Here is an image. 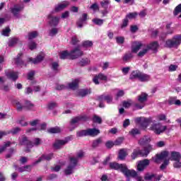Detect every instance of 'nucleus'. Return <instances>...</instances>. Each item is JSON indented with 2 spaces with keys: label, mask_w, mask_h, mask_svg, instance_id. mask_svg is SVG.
<instances>
[{
  "label": "nucleus",
  "mask_w": 181,
  "mask_h": 181,
  "mask_svg": "<svg viewBox=\"0 0 181 181\" xmlns=\"http://www.w3.org/2000/svg\"><path fill=\"white\" fill-rule=\"evenodd\" d=\"M83 156H84V153L83 151H79L77 153L76 157L70 158V163L64 171L65 175H71V173H73L74 168L77 166L78 159H81Z\"/></svg>",
  "instance_id": "nucleus-1"
},
{
  "label": "nucleus",
  "mask_w": 181,
  "mask_h": 181,
  "mask_svg": "<svg viewBox=\"0 0 181 181\" xmlns=\"http://www.w3.org/2000/svg\"><path fill=\"white\" fill-rule=\"evenodd\" d=\"M42 144V140L39 138H36L34 139L33 142L30 141V140L28 139V137H23V145H24V152L26 153H29L30 152V149L34 146H39Z\"/></svg>",
  "instance_id": "nucleus-2"
},
{
  "label": "nucleus",
  "mask_w": 181,
  "mask_h": 181,
  "mask_svg": "<svg viewBox=\"0 0 181 181\" xmlns=\"http://www.w3.org/2000/svg\"><path fill=\"white\" fill-rule=\"evenodd\" d=\"M180 43L181 35H175L172 39H169L165 42V47L177 49L180 46Z\"/></svg>",
  "instance_id": "nucleus-3"
},
{
  "label": "nucleus",
  "mask_w": 181,
  "mask_h": 181,
  "mask_svg": "<svg viewBox=\"0 0 181 181\" xmlns=\"http://www.w3.org/2000/svg\"><path fill=\"white\" fill-rule=\"evenodd\" d=\"M135 122L136 124H140L142 128H148V125H152L156 121L151 117L148 119L145 117H137L135 119Z\"/></svg>",
  "instance_id": "nucleus-4"
},
{
  "label": "nucleus",
  "mask_w": 181,
  "mask_h": 181,
  "mask_svg": "<svg viewBox=\"0 0 181 181\" xmlns=\"http://www.w3.org/2000/svg\"><path fill=\"white\" fill-rule=\"evenodd\" d=\"M150 129L153 131L157 135H160V134H163L166 129H168V127L162 125L160 123H155L153 122Z\"/></svg>",
  "instance_id": "nucleus-5"
},
{
  "label": "nucleus",
  "mask_w": 181,
  "mask_h": 181,
  "mask_svg": "<svg viewBox=\"0 0 181 181\" xmlns=\"http://www.w3.org/2000/svg\"><path fill=\"white\" fill-rule=\"evenodd\" d=\"M148 100V94L142 93L140 95L138 96V101L139 103H136L135 107L136 110H142L145 107V103Z\"/></svg>",
  "instance_id": "nucleus-6"
},
{
  "label": "nucleus",
  "mask_w": 181,
  "mask_h": 181,
  "mask_svg": "<svg viewBox=\"0 0 181 181\" xmlns=\"http://www.w3.org/2000/svg\"><path fill=\"white\" fill-rule=\"evenodd\" d=\"M48 23L51 26H57L60 22V17L53 16V13H51L47 16Z\"/></svg>",
  "instance_id": "nucleus-7"
},
{
  "label": "nucleus",
  "mask_w": 181,
  "mask_h": 181,
  "mask_svg": "<svg viewBox=\"0 0 181 181\" xmlns=\"http://www.w3.org/2000/svg\"><path fill=\"white\" fill-rule=\"evenodd\" d=\"M122 173L126 176V177H134L135 178V176H136V171L134 170H129L128 167H127V165H124V167H123V169L122 170Z\"/></svg>",
  "instance_id": "nucleus-8"
},
{
  "label": "nucleus",
  "mask_w": 181,
  "mask_h": 181,
  "mask_svg": "<svg viewBox=\"0 0 181 181\" xmlns=\"http://www.w3.org/2000/svg\"><path fill=\"white\" fill-rule=\"evenodd\" d=\"M150 163L151 161L148 159L139 160L137 165V170L139 172H144V170H145V168H146V166H149Z\"/></svg>",
  "instance_id": "nucleus-9"
},
{
  "label": "nucleus",
  "mask_w": 181,
  "mask_h": 181,
  "mask_svg": "<svg viewBox=\"0 0 181 181\" xmlns=\"http://www.w3.org/2000/svg\"><path fill=\"white\" fill-rule=\"evenodd\" d=\"M83 54H84V52L79 49L78 47H76L70 52V58L72 59V60H74V59H78V57H81Z\"/></svg>",
  "instance_id": "nucleus-10"
},
{
  "label": "nucleus",
  "mask_w": 181,
  "mask_h": 181,
  "mask_svg": "<svg viewBox=\"0 0 181 181\" xmlns=\"http://www.w3.org/2000/svg\"><path fill=\"white\" fill-rule=\"evenodd\" d=\"M145 45L141 42L134 41L132 45V53H138L139 49H142Z\"/></svg>",
  "instance_id": "nucleus-11"
},
{
  "label": "nucleus",
  "mask_w": 181,
  "mask_h": 181,
  "mask_svg": "<svg viewBox=\"0 0 181 181\" xmlns=\"http://www.w3.org/2000/svg\"><path fill=\"white\" fill-rule=\"evenodd\" d=\"M138 156H141L144 158V151L141 150L139 147H137L133 150L132 153L131 154V158L134 160L138 158Z\"/></svg>",
  "instance_id": "nucleus-12"
},
{
  "label": "nucleus",
  "mask_w": 181,
  "mask_h": 181,
  "mask_svg": "<svg viewBox=\"0 0 181 181\" xmlns=\"http://www.w3.org/2000/svg\"><path fill=\"white\" fill-rule=\"evenodd\" d=\"M88 119V117H87V116L86 115L78 116L71 119L70 125L71 127H73L75 124L80 122V121H87Z\"/></svg>",
  "instance_id": "nucleus-13"
},
{
  "label": "nucleus",
  "mask_w": 181,
  "mask_h": 181,
  "mask_svg": "<svg viewBox=\"0 0 181 181\" xmlns=\"http://www.w3.org/2000/svg\"><path fill=\"white\" fill-rule=\"evenodd\" d=\"M162 175H156L155 174H146L144 179L146 181H159Z\"/></svg>",
  "instance_id": "nucleus-14"
},
{
  "label": "nucleus",
  "mask_w": 181,
  "mask_h": 181,
  "mask_svg": "<svg viewBox=\"0 0 181 181\" xmlns=\"http://www.w3.org/2000/svg\"><path fill=\"white\" fill-rule=\"evenodd\" d=\"M168 156H169V152L163 151L160 154H157L156 156V158H154V162L156 163H159V160H163L164 159H166Z\"/></svg>",
  "instance_id": "nucleus-15"
},
{
  "label": "nucleus",
  "mask_w": 181,
  "mask_h": 181,
  "mask_svg": "<svg viewBox=\"0 0 181 181\" xmlns=\"http://www.w3.org/2000/svg\"><path fill=\"white\" fill-rule=\"evenodd\" d=\"M98 80H102L103 81H107V80H108V77H107V76L104 75L103 74L100 73L98 75H95L93 78V81L95 84H100V81H98Z\"/></svg>",
  "instance_id": "nucleus-16"
},
{
  "label": "nucleus",
  "mask_w": 181,
  "mask_h": 181,
  "mask_svg": "<svg viewBox=\"0 0 181 181\" xmlns=\"http://www.w3.org/2000/svg\"><path fill=\"white\" fill-rule=\"evenodd\" d=\"M21 43V40L18 37H13L8 39V47H15L16 45Z\"/></svg>",
  "instance_id": "nucleus-17"
},
{
  "label": "nucleus",
  "mask_w": 181,
  "mask_h": 181,
  "mask_svg": "<svg viewBox=\"0 0 181 181\" xmlns=\"http://www.w3.org/2000/svg\"><path fill=\"white\" fill-rule=\"evenodd\" d=\"M110 169H114L115 170H120L122 172V170L124 169L125 164H119L118 163H110Z\"/></svg>",
  "instance_id": "nucleus-18"
},
{
  "label": "nucleus",
  "mask_w": 181,
  "mask_h": 181,
  "mask_svg": "<svg viewBox=\"0 0 181 181\" xmlns=\"http://www.w3.org/2000/svg\"><path fill=\"white\" fill-rule=\"evenodd\" d=\"M43 59H45V54L43 53H41L37 56L35 59L33 58H29V62H32L33 64H37L40 63V62L43 61Z\"/></svg>",
  "instance_id": "nucleus-19"
},
{
  "label": "nucleus",
  "mask_w": 181,
  "mask_h": 181,
  "mask_svg": "<svg viewBox=\"0 0 181 181\" xmlns=\"http://www.w3.org/2000/svg\"><path fill=\"white\" fill-rule=\"evenodd\" d=\"M6 76L8 78H10V80H13V81L18 80V72H15L13 71H6Z\"/></svg>",
  "instance_id": "nucleus-20"
},
{
  "label": "nucleus",
  "mask_w": 181,
  "mask_h": 181,
  "mask_svg": "<svg viewBox=\"0 0 181 181\" xmlns=\"http://www.w3.org/2000/svg\"><path fill=\"white\" fill-rule=\"evenodd\" d=\"M149 142H151V137H149V136H144L139 140V145L145 146V145H148Z\"/></svg>",
  "instance_id": "nucleus-21"
},
{
  "label": "nucleus",
  "mask_w": 181,
  "mask_h": 181,
  "mask_svg": "<svg viewBox=\"0 0 181 181\" xmlns=\"http://www.w3.org/2000/svg\"><path fill=\"white\" fill-rule=\"evenodd\" d=\"M88 129V136H97L98 135H100L101 132L100 129L97 128H92V129Z\"/></svg>",
  "instance_id": "nucleus-22"
},
{
  "label": "nucleus",
  "mask_w": 181,
  "mask_h": 181,
  "mask_svg": "<svg viewBox=\"0 0 181 181\" xmlns=\"http://www.w3.org/2000/svg\"><path fill=\"white\" fill-rule=\"evenodd\" d=\"M69 142V140L66 139L65 140H57L54 144V148L55 149H60L63 145H66Z\"/></svg>",
  "instance_id": "nucleus-23"
},
{
  "label": "nucleus",
  "mask_w": 181,
  "mask_h": 181,
  "mask_svg": "<svg viewBox=\"0 0 181 181\" xmlns=\"http://www.w3.org/2000/svg\"><path fill=\"white\" fill-rule=\"evenodd\" d=\"M23 62V53H20L17 55V57L13 59V63L16 64V66H21Z\"/></svg>",
  "instance_id": "nucleus-24"
},
{
  "label": "nucleus",
  "mask_w": 181,
  "mask_h": 181,
  "mask_svg": "<svg viewBox=\"0 0 181 181\" xmlns=\"http://www.w3.org/2000/svg\"><path fill=\"white\" fill-rule=\"evenodd\" d=\"M99 101H106L107 104H111L112 103V95H100L98 97Z\"/></svg>",
  "instance_id": "nucleus-25"
},
{
  "label": "nucleus",
  "mask_w": 181,
  "mask_h": 181,
  "mask_svg": "<svg viewBox=\"0 0 181 181\" xmlns=\"http://www.w3.org/2000/svg\"><path fill=\"white\" fill-rule=\"evenodd\" d=\"M52 158L53 153L42 155L37 161H35V164L36 165L37 163H40V162H42V160H51Z\"/></svg>",
  "instance_id": "nucleus-26"
},
{
  "label": "nucleus",
  "mask_w": 181,
  "mask_h": 181,
  "mask_svg": "<svg viewBox=\"0 0 181 181\" xmlns=\"http://www.w3.org/2000/svg\"><path fill=\"white\" fill-rule=\"evenodd\" d=\"M151 151H153V147L151 144H148L147 146L144 147L143 151V156H144V158H146L148 155H149V153L151 152Z\"/></svg>",
  "instance_id": "nucleus-27"
},
{
  "label": "nucleus",
  "mask_w": 181,
  "mask_h": 181,
  "mask_svg": "<svg viewBox=\"0 0 181 181\" xmlns=\"http://www.w3.org/2000/svg\"><path fill=\"white\" fill-rule=\"evenodd\" d=\"M132 59H134V54L130 52L125 53L122 57V60L124 63L129 62Z\"/></svg>",
  "instance_id": "nucleus-28"
},
{
  "label": "nucleus",
  "mask_w": 181,
  "mask_h": 181,
  "mask_svg": "<svg viewBox=\"0 0 181 181\" xmlns=\"http://www.w3.org/2000/svg\"><path fill=\"white\" fill-rule=\"evenodd\" d=\"M69 6V1H65L64 3L58 4L57 6H55V12H60L61 11H63L66 7Z\"/></svg>",
  "instance_id": "nucleus-29"
},
{
  "label": "nucleus",
  "mask_w": 181,
  "mask_h": 181,
  "mask_svg": "<svg viewBox=\"0 0 181 181\" xmlns=\"http://www.w3.org/2000/svg\"><path fill=\"white\" fill-rule=\"evenodd\" d=\"M127 156L128 153L127 148H122L119 150L118 158L120 160H124V159H125V158H127Z\"/></svg>",
  "instance_id": "nucleus-30"
},
{
  "label": "nucleus",
  "mask_w": 181,
  "mask_h": 181,
  "mask_svg": "<svg viewBox=\"0 0 181 181\" xmlns=\"http://www.w3.org/2000/svg\"><path fill=\"white\" fill-rule=\"evenodd\" d=\"M78 83H80V81L78 79H75L68 84V87L71 90H77V88H78Z\"/></svg>",
  "instance_id": "nucleus-31"
},
{
  "label": "nucleus",
  "mask_w": 181,
  "mask_h": 181,
  "mask_svg": "<svg viewBox=\"0 0 181 181\" xmlns=\"http://www.w3.org/2000/svg\"><path fill=\"white\" fill-rule=\"evenodd\" d=\"M87 21V13H83L81 18H79L76 25L78 28H83V23Z\"/></svg>",
  "instance_id": "nucleus-32"
},
{
  "label": "nucleus",
  "mask_w": 181,
  "mask_h": 181,
  "mask_svg": "<svg viewBox=\"0 0 181 181\" xmlns=\"http://www.w3.org/2000/svg\"><path fill=\"white\" fill-rule=\"evenodd\" d=\"M22 11V6L21 5L17 4L11 8V13L14 15V16H18L19 13Z\"/></svg>",
  "instance_id": "nucleus-33"
},
{
  "label": "nucleus",
  "mask_w": 181,
  "mask_h": 181,
  "mask_svg": "<svg viewBox=\"0 0 181 181\" xmlns=\"http://www.w3.org/2000/svg\"><path fill=\"white\" fill-rule=\"evenodd\" d=\"M23 107L24 110H26L27 111H30L33 110V108H35V105L29 100H25Z\"/></svg>",
  "instance_id": "nucleus-34"
},
{
  "label": "nucleus",
  "mask_w": 181,
  "mask_h": 181,
  "mask_svg": "<svg viewBox=\"0 0 181 181\" xmlns=\"http://www.w3.org/2000/svg\"><path fill=\"white\" fill-rule=\"evenodd\" d=\"M168 104H170V105H178L180 106L181 105V102L180 100H177L176 97L175 98H170L168 100Z\"/></svg>",
  "instance_id": "nucleus-35"
},
{
  "label": "nucleus",
  "mask_w": 181,
  "mask_h": 181,
  "mask_svg": "<svg viewBox=\"0 0 181 181\" xmlns=\"http://www.w3.org/2000/svg\"><path fill=\"white\" fill-rule=\"evenodd\" d=\"M139 80V81H142V82L149 81V80H151V76L148 74L140 72Z\"/></svg>",
  "instance_id": "nucleus-36"
},
{
  "label": "nucleus",
  "mask_w": 181,
  "mask_h": 181,
  "mask_svg": "<svg viewBox=\"0 0 181 181\" xmlns=\"http://www.w3.org/2000/svg\"><path fill=\"white\" fill-rule=\"evenodd\" d=\"M103 137H99L95 140H93L92 143V148H98L100 145L103 144Z\"/></svg>",
  "instance_id": "nucleus-37"
},
{
  "label": "nucleus",
  "mask_w": 181,
  "mask_h": 181,
  "mask_svg": "<svg viewBox=\"0 0 181 181\" xmlns=\"http://www.w3.org/2000/svg\"><path fill=\"white\" fill-rule=\"evenodd\" d=\"M180 153L176 151H173L171 153V160H180Z\"/></svg>",
  "instance_id": "nucleus-38"
},
{
  "label": "nucleus",
  "mask_w": 181,
  "mask_h": 181,
  "mask_svg": "<svg viewBox=\"0 0 181 181\" xmlns=\"http://www.w3.org/2000/svg\"><path fill=\"white\" fill-rule=\"evenodd\" d=\"M141 74V71H133L130 74L129 78L130 80H135V78H138L139 80V76Z\"/></svg>",
  "instance_id": "nucleus-39"
},
{
  "label": "nucleus",
  "mask_w": 181,
  "mask_h": 181,
  "mask_svg": "<svg viewBox=\"0 0 181 181\" xmlns=\"http://www.w3.org/2000/svg\"><path fill=\"white\" fill-rule=\"evenodd\" d=\"M129 135L131 136H136V135H141V130L136 128L132 129L131 131L129 132Z\"/></svg>",
  "instance_id": "nucleus-40"
},
{
  "label": "nucleus",
  "mask_w": 181,
  "mask_h": 181,
  "mask_svg": "<svg viewBox=\"0 0 181 181\" xmlns=\"http://www.w3.org/2000/svg\"><path fill=\"white\" fill-rule=\"evenodd\" d=\"M146 47L148 48V50L155 51V50H157L158 47H159V45L158 44V42H154L149 44L148 45H146Z\"/></svg>",
  "instance_id": "nucleus-41"
},
{
  "label": "nucleus",
  "mask_w": 181,
  "mask_h": 181,
  "mask_svg": "<svg viewBox=\"0 0 181 181\" xmlns=\"http://www.w3.org/2000/svg\"><path fill=\"white\" fill-rule=\"evenodd\" d=\"M47 132L49 134H59V132H62V129L59 127H55L48 129Z\"/></svg>",
  "instance_id": "nucleus-42"
},
{
  "label": "nucleus",
  "mask_w": 181,
  "mask_h": 181,
  "mask_svg": "<svg viewBox=\"0 0 181 181\" xmlns=\"http://www.w3.org/2000/svg\"><path fill=\"white\" fill-rule=\"evenodd\" d=\"M70 57V52H69L68 51H62L60 52L59 54V58L62 59L63 60L66 59H69Z\"/></svg>",
  "instance_id": "nucleus-43"
},
{
  "label": "nucleus",
  "mask_w": 181,
  "mask_h": 181,
  "mask_svg": "<svg viewBox=\"0 0 181 181\" xmlns=\"http://www.w3.org/2000/svg\"><path fill=\"white\" fill-rule=\"evenodd\" d=\"M142 49H143L138 53L139 57H144V56H145L146 54L149 52V49H148V47L145 45L142 47Z\"/></svg>",
  "instance_id": "nucleus-44"
},
{
  "label": "nucleus",
  "mask_w": 181,
  "mask_h": 181,
  "mask_svg": "<svg viewBox=\"0 0 181 181\" xmlns=\"http://www.w3.org/2000/svg\"><path fill=\"white\" fill-rule=\"evenodd\" d=\"M1 84H4V78L2 77H0V88L4 91H9V86L8 85L1 86Z\"/></svg>",
  "instance_id": "nucleus-45"
},
{
  "label": "nucleus",
  "mask_w": 181,
  "mask_h": 181,
  "mask_svg": "<svg viewBox=\"0 0 181 181\" xmlns=\"http://www.w3.org/2000/svg\"><path fill=\"white\" fill-rule=\"evenodd\" d=\"M90 93H91V92L88 89H82V90H79L78 94H79L80 97H86V95H88V94H90Z\"/></svg>",
  "instance_id": "nucleus-46"
},
{
  "label": "nucleus",
  "mask_w": 181,
  "mask_h": 181,
  "mask_svg": "<svg viewBox=\"0 0 181 181\" xmlns=\"http://www.w3.org/2000/svg\"><path fill=\"white\" fill-rule=\"evenodd\" d=\"M2 36L9 37V35H11V28L9 27H6V28H4L1 31Z\"/></svg>",
  "instance_id": "nucleus-47"
},
{
  "label": "nucleus",
  "mask_w": 181,
  "mask_h": 181,
  "mask_svg": "<svg viewBox=\"0 0 181 181\" xmlns=\"http://www.w3.org/2000/svg\"><path fill=\"white\" fill-rule=\"evenodd\" d=\"M39 33H37V31H33L28 33V40H32V39H35L36 37H37Z\"/></svg>",
  "instance_id": "nucleus-48"
},
{
  "label": "nucleus",
  "mask_w": 181,
  "mask_h": 181,
  "mask_svg": "<svg viewBox=\"0 0 181 181\" xmlns=\"http://www.w3.org/2000/svg\"><path fill=\"white\" fill-rule=\"evenodd\" d=\"M13 105H16L17 111H22L23 110V106L19 103L18 100H13Z\"/></svg>",
  "instance_id": "nucleus-49"
},
{
  "label": "nucleus",
  "mask_w": 181,
  "mask_h": 181,
  "mask_svg": "<svg viewBox=\"0 0 181 181\" xmlns=\"http://www.w3.org/2000/svg\"><path fill=\"white\" fill-rule=\"evenodd\" d=\"M76 136H88V129L77 132Z\"/></svg>",
  "instance_id": "nucleus-50"
},
{
  "label": "nucleus",
  "mask_w": 181,
  "mask_h": 181,
  "mask_svg": "<svg viewBox=\"0 0 181 181\" xmlns=\"http://www.w3.org/2000/svg\"><path fill=\"white\" fill-rule=\"evenodd\" d=\"M82 47H86V49L88 47H93V41L86 40L82 42Z\"/></svg>",
  "instance_id": "nucleus-51"
},
{
  "label": "nucleus",
  "mask_w": 181,
  "mask_h": 181,
  "mask_svg": "<svg viewBox=\"0 0 181 181\" xmlns=\"http://www.w3.org/2000/svg\"><path fill=\"white\" fill-rule=\"evenodd\" d=\"M21 132V129L19 127L13 128L11 130L7 132V134H12V135H16Z\"/></svg>",
  "instance_id": "nucleus-52"
},
{
  "label": "nucleus",
  "mask_w": 181,
  "mask_h": 181,
  "mask_svg": "<svg viewBox=\"0 0 181 181\" xmlns=\"http://www.w3.org/2000/svg\"><path fill=\"white\" fill-rule=\"evenodd\" d=\"M181 12V4L177 6L173 11L174 16H177Z\"/></svg>",
  "instance_id": "nucleus-53"
},
{
  "label": "nucleus",
  "mask_w": 181,
  "mask_h": 181,
  "mask_svg": "<svg viewBox=\"0 0 181 181\" xmlns=\"http://www.w3.org/2000/svg\"><path fill=\"white\" fill-rule=\"evenodd\" d=\"M93 122H95L96 124H102L103 119H101V117L100 116L95 115L93 118Z\"/></svg>",
  "instance_id": "nucleus-54"
},
{
  "label": "nucleus",
  "mask_w": 181,
  "mask_h": 181,
  "mask_svg": "<svg viewBox=\"0 0 181 181\" xmlns=\"http://www.w3.org/2000/svg\"><path fill=\"white\" fill-rule=\"evenodd\" d=\"M92 21L93 23H95V25H98V26H101V25L104 23V20L101 18H94L92 20Z\"/></svg>",
  "instance_id": "nucleus-55"
},
{
  "label": "nucleus",
  "mask_w": 181,
  "mask_h": 181,
  "mask_svg": "<svg viewBox=\"0 0 181 181\" xmlns=\"http://www.w3.org/2000/svg\"><path fill=\"white\" fill-rule=\"evenodd\" d=\"M37 47V44H36L34 41H30L28 42V48L30 50H35Z\"/></svg>",
  "instance_id": "nucleus-56"
},
{
  "label": "nucleus",
  "mask_w": 181,
  "mask_h": 181,
  "mask_svg": "<svg viewBox=\"0 0 181 181\" xmlns=\"http://www.w3.org/2000/svg\"><path fill=\"white\" fill-rule=\"evenodd\" d=\"M136 16H138V13L134 12V13H129V14H127L126 16V18L127 19H135V18H136Z\"/></svg>",
  "instance_id": "nucleus-57"
},
{
  "label": "nucleus",
  "mask_w": 181,
  "mask_h": 181,
  "mask_svg": "<svg viewBox=\"0 0 181 181\" xmlns=\"http://www.w3.org/2000/svg\"><path fill=\"white\" fill-rule=\"evenodd\" d=\"M11 146V143L7 141L4 146H0V153H2L8 147Z\"/></svg>",
  "instance_id": "nucleus-58"
},
{
  "label": "nucleus",
  "mask_w": 181,
  "mask_h": 181,
  "mask_svg": "<svg viewBox=\"0 0 181 181\" xmlns=\"http://www.w3.org/2000/svg\"><path fill=\"white\" fill-rule=\"evenodd\" d=\"M132 105V101L131 100H128L127 101L123 102V107L124 108H129Z\"/></svg>",
  "instance_id": "nucleus-59"
},
{
  "label": "nucleus",
  "mask_w": 181,
  "mask_h": 181,
  "mask_svg": "<svg viewBox=\"0 0 181 181\" xmlns=\"http://www.w3.org/2000/svg\"><path fill=\"white\" fill-rule=\"evenodd\" d=\"M124 142V137H119L117 139H116L114 142L115 145L116 146H118L121 145Z\"/></svg>",
  "instance_id": "nucleus-60"
},
{
  "label": "nucleus",
  "mask_w": 181,
  "mask_h": 181,
  "mask_svg": "<svg viewBox=\"0 0 181 181\" xmlns=\"http://www.w3.org/2000/svg\"><path fill=\"white\" fill-rule=\"evenodd\" d=\"M80 64L83 66H87V64H90V59L88 58L83 59L80 62Z\"/></svg>",
  "instance_id": "nucleus-61"
},
{
  "label": "nucleus",
  "mask_w": 181,
  "mask_h": 181,
  "mask_svg": "<svg viewBox=\"0 0 181 181\" xmlns=\"http://www.w3.org/2000/svg\"><path fill=\"white\" fill-rule=\"evenodd\" d=\"M34 78H35V71H30V72H28V74H27L28 80H33Z\"/></svg>",
  "instance_id": "nucleus-62"
},
{
  "label": "nucleus",
  "mask_w": 181,
  "mask_h": 181,
  "mask_svg": "<svg viewBox=\"0 0 181 181\" xmlns=\"http://www.w3.org/2000/svg\"><path fill=\"white\" fill-rule=\"evenodd\" d=\"M156 119L158 121H166V116L163 114L158 115Z\"/></svg>",
  "instance_id": "nucleus-63"
},
{
  "label": "nucleus",
  "mask_w": 181,
  "mask_h": 181,
  "mask_svg": "<svg viewBox=\"0 0 181 181\" xmlns=\"http://www.w3.org/2000/svg\"><path fill=\"white\" fill-rule=\"evenodd\" d=\"M57 32H59L57 28H52L49 30V36H56V35H57Z\"/></svg>",
  "instance_id": "nucleus-64"
}]
</instances>
